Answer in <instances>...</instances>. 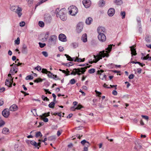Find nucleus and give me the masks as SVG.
Wrapping results in <instances>:
<instances>
[{
	"label": "nucleus",
	"instance_id": "f704fd0d",
	"mask_svg": "<svg viewBox=\"0 0 151 151\" xmlns=\"http://www.w3.org/2000/svg\"><path fill=\"white\" fill-rule=\"evenodd\" d=\"M114 3L117 5H120L122 3L121 0H115Z\"/></svg>",
	"mask_w": 151,
	"mask_h": 151
},
{
	"label": "nucleus",
	"instance_id": "37998d69",
	"mask_svg": "<svg viewBox=\"0 0 151 151\" xmlns=\"http://www.w3.org/2000/svg\"><path fill=\"white\" fill-rule=\"evenodd\" d=\"M95 70L94 69H91L88 70V72L90 73H92L95 72Z\"/></svg>",
	"mask_w": 151,
	"mask_h": 151
},
{
	"label": "nucleus",
	"instance_id": "f03ea898",
	"mask_svg": "<svg viewBox=\"0 0 151 151\" xmlns=\"http://www.w3.org/2000/svg\"><path fill=\"white\" fill-rule=\"evenodd\" d=\"M89 68L88 66H86L84 67L81 68H80L73 69L70 75H75L78 74L80 75L81 74H83L87 68Z\"/></svg>",
	"mask_w": 151,
	"mask_h": 151
},
{
	"label": "nucleus",
	"instance_id": "ea45409f",
	"mask_svg": "<svg viewBox=\"0 0 151 151\" xmlns=\"http://www.w3.org/2000/svg\"><path fill=\"white\" fill-rule=\"evenodd\" d=\"M42 98L43 101H49V99L47 97L42 95Z\"/></svg>",
	"mask_w": 151,
	"mask_h": 151
},
{
	"label": "nucleus",
	"instance_id": "473e14b6",
	"mask_svg": "<svg viewBox=\"0 0 151 151\" xmlns=\"http://www.w3.org/2000/svg\"><path fill=\"white\" fill-rule=\"evenodd\" d=\"M41 119H42L43 120V121L45 122H47L48 121V119L47 118H44V116H43V115L41 116Z\"/></svg>",
	"mask_w": 151,
	"mask_h": 151
},
{
	"label": "nucleus",
	"instance_id": "3c124183",
	"mask_svg": "<svg viewBox=\"0 0 151 151\" xmlns=\"http://www.w3.org/2000/svg\"><path fill=\"white\" fill-rule=\"evenodd\" d=\"M5 124V122L3 120L0 121V127H1Z\"/></svg>",
	"mask_w": 151,
	"mask_h": 151
},
{
	"label": "nucleus",
	"instance_id": "8fccbe9b",
	"mask_svg": "<svg viewBox=\"0 0 151 151\" xmlns=\"http://www.w3.org/2000/svg\"><path fill=\"white\" fill-rule=\"evenodd\" d=\"M60 10H59V8H57L56 10V16L57 17H58L59 15V12Z\"/></svg>",
	"mask_w": 151,
	"mask_h": 151
},
{
	"label": "nucleus",
	"instance_id": "1a4fd4ad",
	"mask_svg": "<svg viewBox=\"0 0 151 151\" xmlns=\"http://www.w3.org/2000/svg\"><path fill=\"white\" fill-rule=\"evenodd\" d=\"M83 3L85 8H88L90 6L91 3L90 0H83Z\"/></svg>",
	"mask_w": 151,
	"mask_h": 151
},
{
	"label": "nucleus",
	"instance_id": "ddd939ff",
	"mask_svg": "<svg viewBox=\"0 0 151 151\" xmlns=\"http://www.w3.org/2000/svg\"><path fill=\"white\" fill-rule=\"evenodd\" d=\"M59 39L62 42H66L67 40L66 36L63 34H60L59 35Z\"/></svg>",
	"mask_w": 151,
	"mask_h": 151
},
{
	"label": "nucleus",
	"instance_id": "f3484780",
	"mask_svg": "<svg viewBox=\"0 0 151 151\" xmlns=\"http://www.w3.org/2000/svg\"><path fill=\"white\" fill-rule=\"evenodd\" d=\"M135 46L133 45L131 47H130L131 48L130 50L131 52V54L132 55V56L133 55H135L137 54L135 49L134 48Z\"/></svg>",
	"mask_w": 151,
	"mask_h": 151
},
{
	"label": "nucleus",
	"instance_id": "e2e57ef3",
	"mask_svg": "<svg viewBox=\"0 0 151 151\" xmlns=\"http://www.w3.org/2000/svg\"><path fill=\"white\" fill-rule=\"evenodd\" d=\"M142 118H144L145 119H146L147 120H148L149 119L148 117L147 116H145V115H142Z\"/></svg>",
	"mask_w": 151,
	"mask_h": 151
},
{
	"label": "nucleus",
	"instance_id": "338daca9",
	"mask_svg": "<svg viewBox=\"0 0 151 151\" xmlns=\"http://www.w3.org/2000/svg\"><path fill=\"white\" fill-rule=\"evenodd\" d=\"M137 73L140 74L141 73L142 69L141 68H138L137 69Z\"/></svg>",
	"mask_w": 151,
	"mask_h": 151
},
{
	"label": "nucleus",
	"instance_id": "a211bd4d",
	"mask_svg": "<svg viewBox=\"0 0 151 151\" xmlns=\"http://www.w3.org/2000/svg\"><path fill=\"white\" fill-rule=\"evenodd\" d=\"M10 110L12 111H15L17 109V106L15 104H13L10 107Z\"/></svg>",
	"mask_w": 151,
	"mask_h": 151
},
{
	"label": "nucleus",
	"instance_id": "39448f33",
	"mask_svg": "<svg viewBox=\"0 0 151 151\" xmlns=\"http://www.w3.org/2000/svg\"><path fill=\"white\" fill-rule=\"evenodd\" d=\"M57 37V36L55 35H52L50 36L48 42V44L50 45L55 44L56 42Z\"/></svg>",
	"mask_w": 151,
	"mask_h": 151
},
{
	"label": "nucleus",
	"instance_id": "6ab92c4d",
	"mask_svg": "<svg viewBox=\"0 0 151 151\" xmlns=\"http://www.w3.org/2000/svg\"><path fill=\"white\" fill-rule=\"evenodd\" d=\"M81 39L83 42H85L87 41V37L86 34H84L83 35Z\"/></svg>",
	"mask_w": 151,
	"mask_h": 151
},
{
	"label": "nucleus",
	"instance_id": "680f3d73",
	"mask_svg": "<svg viewBox=\"0 0 151 151\" xmlns=\"http://www.w3.org/2000/svg\"><path fill=\"white\" fill-rule=\"evenodd\" d=\"M104 72V71L103 70H99L97 71V73L98 74H100L101 73H103Z\"/></svg>",
	"mask_w": 151,
	"mask_h": 151
},
{
	"label": "nucleus",
	"instance_id": "5fc2aeb1",
	"mask_svg": "<svg viewBox=\"0 0 151 151\" xmlns=\"http://www.w3.org/2000/svg\"><path fill=\"white\" fill-rule=\"evenodd\" d=\"M134 76V75L133 74H132L129 75V79H133Z\"/></svg>",
	"mask_w": 151,
	"mask_h": 151
},
{
	"label": "nucleus",
	"instance_id": "79ce46f5",
	"mask_svg": "<svg viewBox=\"0 0 151 151\" xmlns=\"http://www.w3.org/2000/svg\"><path fill=\"white\" fill-rule=\"evenodd\" d=\"M17 7L16 6H12L10 7V9L11 10L13 11H15L16 9V8Z\"/></svg>",
	"mask_w": 151,
	"mask_h": 151
},
{
	"label": "nucleus",
	"instance_id": "774afa93",
	"mask_svg": "<svg viewBox=\"0 0 151 151\" xmlns=\"http://www.w3.org/2000/svg\"><path fill=\"white\" fill-rule=\"evenodd\" d=\"M95 92L98 95V96H99L101 94V92H99L96 90L95 91Z\"/></svg>",
	"mask_w": 151,
	"mask_h": 151
},
{
	"label": "nucleus",
	"instance_id": "bb28decb",
	"mask_svg": "<svg viewBox=\"0 0 151 151\" xmlns=\"http://www.w3.org/2000/svg\"><path fill=\"white\" fill-rule=\"evenodd\" d=\"M55 139L56 138L54 136L50 137L48 138V140L50 141H55Z\"/></svg>",
	"mask_w": 151,
	"mask_h": 151
},
{
	"label": "nucleus",
	"instance_id": "cd10ccee",
	"mask_svg": "<svg viewBox=\"0 0 151 151\" xmlns=\"http://www.w3.org/2000/svg\"><path fill=\"white\" fill-rule=\"evenodd\" d=\"M81 143L83 145H85L86 144H88L87 146H88L90 145V144H89V142L87 141L85 139L82 141L81 142Z\"/></svg>",
	"mask_w": 151,
	"mask_h": 151
},
{
	"label": "nucleus",
	"instance_id": "6e6552de",
	"mask_svg": "<svg viewBox=\"0 0 151 151\" xmlns=\"http://www.w3.org/2000/svg\"><path fill=\"white\" fill-rule=\"evenodd\" d=\"M11 77L10 78H8L7 79L5 82V85L8 87H11L13 83V78L11 79Z\"/></svg>",
	"mask_w": 151,
	"mask_h": 151
},
{
	"label": "nucleus",
	"instance_id": "052dcab7",
	"mask_svg": "<svg viewBox=\"0 0 151 151\" xmlns=\"http://www.w3.org/2000/svg\"><path fill=\"white\" fill-rule=\"evenodd\" d=\"M58 49L59 51L60 52H62L64 50L63 48L61 46H60L59 47Z\"/></svg>",
	"mask_w": 151,
	"mask_h": 151
},
{
	"label": "nucleus",
	"instance_id": "2eb2a0df",
	"mask_svg": "<svg viewBox=\"0 0 151 151\" xmlns=\"http://www.w3.org/2000/svg\"><path fill=\"white\" fill-rule=\"evenodd\" d=\"M115 10L113 8L109 9L108 12V14L109 16L112 17L114 14L115 13Z\"/></svg>",
	"mask_w": 151,
	"mask_h": 151
},
{
	"label": "nucleus",
	"instance_id": "58836bf2",
	"mask_svg": "<svg viewBox=\"0 0 151 151\" xmlns=\"http://www.w3.org/2000/svg\"><path fill=\"white\" fill-rule=\"evenodd\" d=\"M33 78V76H28L26 77L25 79L26 80H32V79Z\"/></svg>",
	"mask_w": 151,
	"mask_h": 151
},
{
	"label": "nucleus",
	"instance_id": "a19ab883",
	"mask_svg": "<svg viewBox=\"0 0 151 151\" xmlns=\"http://www.w3.org/2000/svg\"><path fill=\"white\" fill-rule=\"evenodd\" d=\"M145 40L147 42H150L151 40V38L147 36L146 37Z\"/></svg>",
	"mask_w": 151,
	"mask_h": 151
},
{
	"label": "nucleus",
	"instance_id": "9b49d317",
	"mask_svg": "<svg viewBox=\"0 0 151 151\" xmlns=\"http://www.w3.org/2000/svg\"><path fill=\"white\" fill-rule=\"evenodd\" d=\"M106 31L105 28L103 27H99L97 28V32L99 34H104Z\"/></svg>",
	"mask_w": 151,
	"mask_h": 151
},
{
	"label": "nucleus",
	"instance_id": "20e7f679",
	"mask_svg": "<svg viewBox=\"0 0 151 151\" xmlns=\"http://www.w3.org/2000/svg\"><path fill=\"white\" fill-rule=\"evenodd\" d=\"M68 9L70 14L72 16H75L77 13L78 12L77 8L73 6H70L68 8Z\"/></svg>",
	"mask_w": 151,
	"mask_h": 151
},
{
	"label": "nucleus",
	"instance_id": "4be33fe9",
	"mask_svg": "<svg viewBox=\"0 0 151 151\" xmlns=\"http://www.w3.org/2000/svg\"><path fill=\"white\" fill-rule=\"evenodd\" d=\"M142 59L144 60H148L151 61V57L149 56V54H147L146 56L141 58Z\"/></svg>",
	"mask_w": 151,
	"mask_h": 151
},
{
	"label": "nucleus",
	"instance_id": "a18cd8bd",
	"mask_svg": "<svg viewBox=\"0 0 151 151\" xmlns=\"http://www.w3.org/2000/svg\"><path fill=\"white\" fill-rule=\"evenodd\" d=\"M120 14L122 16V19H124L125 18V13L124 12H122Z\"/></svg>",
	"mask_w": 151,
	"mask_h": 151
},
{
	"label": "nucleus",
	"instance_id": "aec40b11",
	"mask_svg": "<svg viewBox=\"0 0 151 151\" xmlns=\"http://www.w3.org/2000/svg\"><path fill=\"white\" fill-rule=\"evenodd\" d=\"M9 129L6 127L4 128L2 131V133L4 134H8L9 133Z\"/></svg>",
	"mask_w": 151,
	"mask_h": 151
},
{
	"label": "nucleus",
	"instance_id": "7c9ffc66",
	"mask_svg": "<svg viewBox=\"0 0 151 151\" xmlns=\"http://www.w3.org/2000/svg\"><path fill=\"white\" fill-rule=\"evenodd\" d=\"M100 75L99 78L100 79H101L102 80H104V79H106V76L104 74V75H102L101 74H99Z\"/></svg>",
	"mask_w": 151,
	"mask_h": 151
},
{
	"label": "nucleus",
	"instance_id": "13d9d810",
	"mask_svg": "<svg viewBox=\"0 0 151 151\" xmlns=\"http://www.w3.org/2000/svg\"><path fill=\"white\" fill-rule=\"evenodd\" d=\"M50 112H49L47 113H44L42 115L44 117L48 116L50 115Z\"/></svg>",
	"mask_w": 151,
	"mask_h": 151
},
{
	"label": "nucleus",
	"instance_id": "864d4df0",
	"mask_svg": "<svg viewBox=\"0 0 151 151\" xmlns=\"http://www.w3.org/2000/svg\"><path fill=\"white\" fill-rule=\"evenodd\" d=\"M35 69H36L38 71H40L41 70V68L40 66H37V67L35 68Z\"/></svg>",
	"mask_w": 151,
	"mask_h": 151
},
{
	"label": "nucleus",
	"instance_id": "423d86ee",
	"mask_svg": "<svg viewBox=\"0 0 151 151\" xmlns=\"http://www.w3.org/2000/svg\"><path fill=\"white\" fill-rule=\"evenodd\" d=\"M41 139H39L38 141L39 142L37 143L34 140L31 141L30 143L32 145L34 146L35 148H37L38 149H39L40 147V142H41Z\"/></svg>",
	"mask_w": 151,
	"mask_h": 151
},
{
	"label": "nucleus",
	"instance_id": "4d7b16f0",
	"mask_svg": "<svg viewBox=\"0 0 151 151\" xmlns=\"http://www.w3.org/2000/svg\"><path fill=\"white\" fill-rule=\"evenodd\" d=\"M82 107V106L81 105H78L77 107H76L75 109H80Z\"/></svg>",
	"mask_w": 151,
	"mask_h": 151
},
{
	"label": "nucleus",
	"instance_id": "6e6d98bb",
	"mask_svg": "<svg viewBox=\"0 0 151 151\" xmlns=\"http://www.w3.org/2000/svg\"><path fill=\"white\" fill-rule=\"evenodd\" d=\"M62 132V130H58V131L57 132V134L58 137L60 136L61 135Z\"/></svg>",
	"mask_w": 151,
	"mask_h": 151
},
{
	"label": "nucleus",
	"instance_id": "603ef678",
	"mask_svg": "<svg viewBox=\"0 0 151 151\" xmlns=\"http://www.w3.org/2000/svg\"><path fill=\"white\" fill-rule=\"evenodd\" d=\"M19 24L21 27H23L25 25V23L24 22L22 21Z\"/></svg>",
	"mask_w": 151,
	"mask_h": 151
},
{
	"label": "nucleus",
	"instance_id": "e433bc0d",
	"mask_svg": "<svg viewBox=\"0 0 151 151\" xmlns=\"http://www.w3.org/2000/svg\"><path fill=\"white\" fill-rule=\"evenodd\" d=\"M39 25L41 27H43L44 26V23L43 22L40 21L39 22Z\"/></svg>",
	"mask_w": 151,
	"mask_h": 151
},
{
	"label": "nucleus",
	"instance_id": "7ed1b4c3",
	"mask_svg": "<svg viewBox=\"0 0 151 151\" xmlns=\"http://www.w3.org/2000/svg\"><path fill=\"white\" fill-rule=\"evenodd\" d=\"M66 13V11L64 9H61L59 11L58 17L63 21H65L67 19Z\"/></svg>",
	"mask_w": 151,
	"mask_h": 151
},
{
	"label": "nucleus",
	"instance_id": "b1692460",
	"mask_svg": "<svg viewBox=\"0 0 151 151\" xmlns=\"http://www.w3.org/2000/svg\"><path fill=\"white\" fill-rule=\"evenodd\" d=\"M105 4V1L103 0H101L99 2V6H103Z\"/></svg>",
	"mask_w": 151,
	"mask_h": 151
},
{
	"label": "nucleus",
	"instance_id": "dca6fc26",
	"mask_svg": "<svg viewBox=\"0 0 151 151\" xmlns=\"http://www.w3.org/2000/svg\"><path fill=\"white\" fill-rule=\"evenodd\" d=\"M17 68L16 66H14L13 67L11 68L10 73H12V74H14L16 73L17 72Z\"/></svg>",
	"mask_w": 151,
	"mask_h": 151
},
{
	"label": "nucleus",
	"instance_id": "0eeeda50",
	"mask_svg": "<svg viewBox=\"0 0 151 151\" xmlns=\"http://www.w3.org/2000/svg\"><path fill=\"white\" fill-rule=\"evenodd\" d=\"M98 38L99 40L101 42H104L106 40V37L104 34H99Z\"/></svg>",
	"mask_w": 151,
	"mask_h": 151
},
{
	"label": "nucleus",
	"instance_id": "bf43d9fd",
	"mask_svg": "<svg viewBox=\"0 0 151 151\" xmlns=\"http://www.w3.org/2000/svg\"><path fill=\"white\" fill-rule=\"evenodd\" d=\"M73 65V63L72 62H70L66 64V65L69 66H72Z\"/></svg>",
	"mask_w": 151,
	"mask_h": 151
},
{
	"label": "nucleus",
	"instance_id": "2f4dec72",
	"mask_svg": "<svg viewBox=\"0 0 151 151\" xmlns=\"http://www.w3.org/2000/svg\"><path fill=\"white\" fill-rule=\"evenodd\" d=\"M47 74V76L49 78H52L53 79H55V78L54 77H53V75L50 71L48 72Z\"/></svg>",
	"mask_w": 151,
	"mask_h": 151
},
{
	"label": "nucleus",
	"instance_id": "69168bd1",
	"mask_svg": "<svg viewBox=\"0 0 151 151\" xmlns=\"http://www.w3.org/2000/svg\"><path fill=\"white\" fill-rule=\"evenodd\" d=\"M112 94L114 95H116L117 94V92L116 90H113L112 92Z\"/></svg>",
	"mask_w": 151,
	"mask_h": 151
},
{
	"label": "nucleus",
	"instance_id": "0e129e2a",
	"mask_svg": "<svg viewBox=\"0 0 151 151\" xmlns=\"http://www.w3.org/2000/svg\"><path fill=\"white\" fill-rule=\"evenodd\" d=\"M48 134H46V136H45V138H44V139L43 140H42L41 141H42V142H45V141H46L47 140V138L46 137V136Z\"/></svg>",
	"mask_w": 151,
	"mask_h": 151
},
{
	"label": "nucleus",
	"instance_id": "c756f323",
	"mask_svg": "<svg viewBox=\"0 0 151 151\" xmlns=\"http://www.w3.org/2000/svg\"><path fill=\"white\" fill-rule=\"evenodd\" d=\"M71 46L74 48H75L78 47V44L76 42H73L71 44Z\"/></svg>",
	"mask_w": 151,
	"mask_h": 151
},
{
	"label": "nucleus",
	"instance_id": "9d476101",
	"mask_svg": "<svg viewBox=\"0 0 151 151\" xmlns=\"http://www.w3.org/2000/svg\"><path fill=\"white\" fill-rule=\"evenodd\" d=\"M83 24L82 23H78L77 26L76 30L78 33L81 32L83 29Z\"/></svg>",
	"mask_w": 151,
	"mask_h": 151
},
{
	"label": "nucleus",
	"instance_id": "a878e982",
	"mask_svg": "<svg viewBox=\"0 0 151 151\" xmlns=\"http://www.w3.org/2000/svg\"><path fill=\"white\" fill-rule=\"evenodd\" d=\"M79 56V54H78V56L76 57V59L74 60V62H82V59L78 58Z\"/></svg>",
	"mask_w": 151,
	"mask_h": 151
},
{
	"label": "nucleus",
	"instance_id": "f8f14e48",
	"mask_svg": "<svg viewBox=\"0 0 151 151\" xmlns=\"http://www.w3.org/2000/svg\"><path fill=\"white\" fill-rule=\"evenodd\" d=\"M2 115L6 118H7L9 115V111L8 109H6L2 112Z\"/></svg>",
	"mask_w": 151,
	"mask_h": 151
},
{
	"label": "nucleus",
	"instance_id": "412c9836",
	"mask_svg": "<svg viewBox=\"0 0 151 151\" xmlns=\"http://www.w3.org/2000/svg\"><path fill=\"white\" fill-rule=\"evenodd\" d=\"M92 21V19L91 17H89L86 19V23L87 24L89 25L91 24Z\"/></svg>",
	"mask_w": 151,
	"mask_h": 151
},
{
	"label": "nucleus",
	"instance_id": "de8ad7c7",
	"mask_svg": "<svg viewBox=\"0 0 151 151\" xmlns=\"http://www.w3.org/2000/svg\"><path fill=\"white\" fill-rule=\"evenodd\" d=\"M39 44L40 45V46L41 48L43 47L46 45V44L45 43H42L41 42H39Z\"/></svg>",
	"mask_w": 151,
	"mask_h": 151
},
{
	"label": "nucleus",
	"instance_id": "4c0bfd02",
	"mask_svg": "<svg viewBox=\"0 0 151 151\" xmlns=\"http://www.w3.org/2000/svg\"><path fill=\"white\" fill-rule=\"evenodd\" d=\"M49 71H48L46 69L43 68L42 69V72L43 73L47 74Z\"/></svg>",
	"mask_w": 151,
	"mask_h": 151
},
{
	"label": "nucleus",
	"instance_id": "09e8293b",
	"mask_svg": "<svg viewBox=\"0 0 151 151\" xmlns=\"http://www.w3.org/2000/svg\"><path fill=\"white\" fill-rule=\"evenodd\" d=\"M42 54L45 57H47L48 55L47 52L46 51H43L42 52Z\"/></svg>",
	"mask_w": 151,
	"mask_h": 151
},
{
	"label": "nucleus",
	"instance_id": "72a5a7b5",
	"mask_svg": "<svg viewBox=\"0 0 151 151\" xmlns=\"http://www.w3.org/2000/svg\"><path fill=\"white\" fill-rule=\"evenodd\" d=\"M55 105V103L54 102H52L50 103L48 105L50 108H53Z\"/></svg>",
	"mask_w": 151,
	"mask_h": 151
},
{
	"label": "nucleus",
	"instance_id": "c9c22d12",
	"mask_svg": "<svg viewBox=\"0 0 151 151\" xmlns=\"http://www.w3.org/2000/svg\"><path fill=\"white\" fill-rule=\"evenodd\" d=\"M42 79H41V78H37V79H36V80H35L34 81V82H36V83H39V82H42Z\"/></svg>",
	"mask_w": 151,
	"mask_h": 151
},
{
	"label": "nucleus",
	"instance_id": "393cba45",
	"mask_svg": "<svg viewBox=\"0 0 151 151\" xmlns=\"http://www.w3.org/2000/svg\"><path fill=\"white\" fill-rule=\"evenodd\" d=\"M65 56L66 57V58H67L68 60L71 61H74V60L72 59V58L70 56H69L68 55L65 54Z\"/></svg>",
	"mask_w": 151,
	"mask_h": 151
},
{
	"label": "nucleus",
	"instance_id": "4468645a",
	"mask_svg": "<svg viewBox=\"0 0 151 151\" xmlns=\"http://www.w3.org/2000/svg\"><path fill=\"white\" fill-rule=\"evenodd\" d=\"M22 11V9L21 7H19V6L17 7V9H16L15 12L18 14V16L20 17L22 15L21 13Z\"/></svg>",
	"mask_w": 151,
	"mask_h": 151
},
{
	"label": "nucleus",
	"instance_id": "49530a36",
	"mask_svg": "<svg viewBox=\"0 0 151 151\" xmlns=\"http://www.w3.org/2000/svg\"><path fill=\"white\" fill-rule=\"evenodd\" d=\"M76 81L75 79L73 78L71 79L70 81V83L71 84H74L76 83Z\"/></svg>",
	"mask_w": 151,
	"mask_h": 151
},
{
	"label": "nucleus",
	"instance_id": "c85d7f7f",
	"mask_svg": "<svg viewBox=\"0 0 151 151\" xmlns=\"http://www.w3.org/2000/svg\"><path fill=\"white\" fill-rule=\"evenodd\" d=\"M42 135L40 132H36L35 137H42Z\"/></svg>",
	"mask_w": 151,
	"mask_h": 151
},
{
	"label": "nucleus",
	"instance_id": "f257e3e1",
	"mask_svg": "<svg viewBox=\"0 0 151 151\" xmlns=\"http://www.w3.org/2000/svg\"><path fill=\"white\" fill-rule=\"evenodd\" d=\"M112 45H110L108 46V47L106 49V50H103L102 51L100 52L99 54L96 56L94 55V59L93 60L92 59H91L89 61V63L92 64L93 63H96L98 62L100 59L102 58V57H108L109 56L108 53L111 50Z\"/></svg>",
	"mask_w": 151,
	"mask_h": 151
},
{
	"label": "nucleus",
	"instance_id": "c03bdc74",
	"mask_svg": "<svg viewBox=\"0 0 151 151\" xmlns=\"http://www.w3.org/2000/svg\"><path fill=\"white\" fill-rule=\"evenodd\" d=\"M15 43L17 45H19L20 43V39L19 37H17L16 40L14 41Z\"/></svg>",
	"mask_w": 151,
	"mask_h": 151
},
{
	"label": "nucleus",
	"instance_id": "5701e85b",
	"mask_svg": "<svg viewBox=\"0 0 151 151\" xmlns=\"http://www.w3.org/2000/svg\"><path fill=\"white\" fill-rule=\"evenodd\" d=\"M22 51V52L24 53H27V46L24 44L23 45Z\"/></svg>",
	"mask_w": 151,
	"mask_h": 151
}]
</instances>
